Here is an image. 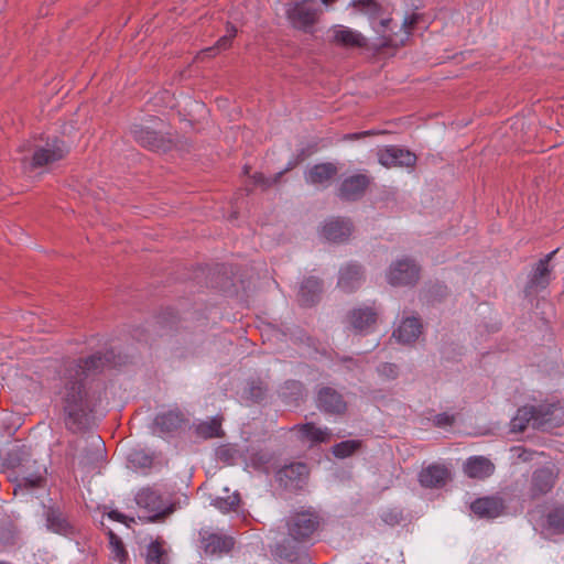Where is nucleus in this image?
<instances>
[{
	"label": "nucleus",
	"instance_id": "f257e3e1",
	"mask_svg": "<svg viewBox=\"0 0 564 564\" xmlns=\"http://www.w3.org/2000/svg\"><path fill=\"white\" fill-rule=\"evenodd\" d=\"M112 364L113 350L97 351L86 358L63 362L57 394L65 415V425L70 432H82L91 426L94 413L101 402L102 388L90 381L89 377Z\"/></svg>",
	"mask_w": 564,
	"mask_h": 564
},
{
	"label": "nucleus",
	"instance_id": "f03ea898",
	"mask_svg": "<svg viewBox=\"0 0 564 564\" xmlns=\"http://www.w3.org/2000/svg\"><path fill=\"white\" fill-rule=\"evenodd\" d=\"M2 466L10 470H19L10 481L14 484V495L44 487L46 482V467L32 458L31 447L22 444L14 445L7 451L2 458Z\"/></svg>",
	"mask_w": 564,
	"mask_h": 564
},
{
	"label": "nucleus",
	"instance_id": "7ed1b4c3",
	"mask_svg": "<svg viewBox=\"0 0 564 564\" xmlns=\"http://www.w3.org/2000/svg\"><path fill=\"white\" fill-rule=\"evenodd\" d=\"M321 7L317 0H296L286 4L285 15L292 28L311 32L317 23Z\"/></svg>",
	"mask_w": 564,
	"mask_h": 564
},
{
	"label": "nucleus",
	"instance_id": "20e7f679",
	"mask_svg": "<svg viewBox=\"0 0 564 564\" xmlns=\"http://www.w3.org/2000/svg\"><path fill=\"white\" fill-rule=\"evenodd\" d=\"M135 503L147 510L149 516H140L142 522H156L174 511L173 506H165L161 495L152 488H142L135 495Z\"/></svg>",
	"mask_w": 564,
	"mask_h": 564
},
{
	"label": "nucleus",
	"instance_id": "39448f33",
	"mask_svg": "<svg viewBox=\"0 0 564 564\" xmlns=\"http://www.w3.org/2000/svg\"><path fill=\"white\" fill-rule=\"evenodd\" d=\"M67 153L68 147L63 140L47 139L44 144L35 145L29 166L31 169L43 167L64 159ZM23 163L26 164L28 161L23 159Z\"/></svg>",
	"mask_w": 564,
	"mask_h": 564
},
{
	"label": "nucleus",
	"instance_id": "423d86ee",
	"mask_svg": "<svg viewBox=\"0 0 564 564\" xmlns=\"http://www.w3.org/2000/svg\"><path fill=\"white\" fill-rule=\"evenodd\" d=\"M319 525V517L313 511L295 512L288 520L289 535L299 542H306Z\"/></svg>",
	"mask_w": 564,
	"mask_h": 564
},
{
	"label": "nucleus",
	"instance_id": "0eeeda50",
	"mask_svg": "<svg viewBox=\"0 0 564 564\" xmlns=\"http://www.w3.org/2000/svg\"><path fill=\"white\" fill-rule=\"evenodd\" d=\"M420 278V267L412 259L404 258L393 262L388 272L387 280L392 286L414 285Z\"/></svg>",
	"mask_w": 564,
	"mask_h": 564
},
{
	"label": "nucleus",
	"instance_id": "6e6552de",
	"mask_svg": "<svg viewBox=\"0 0 564 564\" xmlns=\"http://www.w3.org/2000/svg\"><path fill=\"white\" fill-rule=\"evenodd\" d=\"M310 469L305 463H291L281 467L275 479L280 486L290 491L301 490L307 482Z\"/></svg>",
	"mask_w": 564,
	"mask_h": 564
},
{
	"label": "nucleus",
	"instance_id": "1a4fd4ad",
	"mask_svg": "<svg viewBox=\"0 0 564 564\" xmlns=\"http://www.w3.org/2000/svg\"><path fill=\"white\" fill-rule=\"evenodd\" d=\"M378 162L387 167H413L416 163V155L408 149L399 145H386L378 150Z\"/></svg>",
	"mask_w": 564,
	"mask_h": 564
},
{
	"label": "nucleus",
	"instance_id": "9d476101",
	"mask_svg": "<svg viewBox=\"0 0 564 564\" xmlns=\"http://www.w3.org/2000/svg\"><path fill=\"white\" fill-rule=\"evenodd\" d=\"M371 184V177L367 174H354L343 180L337 196L344 202H356L364 197Z\"/></svg>",
	"mask_w": 564,
	"mask_h": 564
},
{
	"label": "nucleus",
	"instance_id": "9b49d317",
	"mask_svg": "<svg viewBox=\"0 0 564 564\" xmlns=\"http://www.w3.org/2000/svg\"><path fill=\"white\" fill-rule=\"evenodd\" d=\"M557 477L558 473L553 466L536 468L531 476L530 498L536 499L550 492L555 486Z\"/></svg>",
	"mask_w": 564,
	"mask_h": 564
},
{
	"label": "nucleus",
	"instance_id": "f8f14e48",
	"mask_svg": "<svg viewBox=\"0 0 564 564\" xmlns=\"http://www.w3.org/2000/svg\"><path fill=\"white\" fill-rule=\"evenodd\" d=\"M316 406L325 413L341 415L347 410L344 397L332 387H322L317 391Z\"/></svg>",
	"mask_w": 564,
	"mask_h": 564
},
{
	"label": "nucleus",
	"instance_id": "ddd939ff",
	"mask_svg": "<svg viewBox=\"0 0 564 564\" xmlns=\"http://www.w3.org/2000/svg\"><path fill=\"white\" fill-rule=\"evenodd\" d=\"M338 173V167L332 162L317 163L304 172V180L308 185L317 188H327Z\"/></svg>",
	"mask_w": 564,
	"mask_h": 564
},
{
	"label": "nucleus",
	"instance_id": "4468645a",
	"mask_svg": "<svg viewBox=\"0 0 564 564\" xmlns=\"http://www.w3.org/2000/svg\"><path fill=\"white\" fill-rule=\"evenodd\" d=\"M131 134L135 142L151 151H167L171 148L170 140L149 128L133 126Z\"/></svg>",
	"mask_w": 564,
	"mask_h": 564
},
{
	"label": "nucleus",
	"instance_id": "2eb2a0df",
	"mask_svg": "<svg viewBox=\"0 0 564 564\" xmlns=\"http://www.w3.org/2000/svg\"><path fill=\"white\" fill-rule=\"evenodd\" d=\"M556 252L557 249L553 250L552 252L544 256V258L539 260L530 273L529 281L527 283L528 290H544L547 288L551 281L550 261Z\"/></svg>",
	"mask_w": 564,
	"mask_h": 564
},
{
	"label": "nucleus",
	"instance_id": "dca6fc26",
	"mask_svg": "<svg viewBox=\"0 0 564 564\" xmlns=\"http://www.w3.org/2000/svg\"><path fill=\"white\" fill-rule=\"evenodd\" d=\"M47 529L65 538H72L76 533L75 527L58 507H48L45 511Z\"/></svg>",
	"mask_w": 564,
	"mask_h": 564
},
{
	"label": "nucleus",
	"instance_id": "f3484780",
	"mask_svg": "<svg viewBox=\"0 0 564 564\" xmlns=\"http://www.w3.org/2000/svg\"><path fill=\"white\" fill-rule=\"evenodd\" d=\"M471 511L482 519H495L505 510V501L497 496L477 498L470 505Z\"/></svg>",
	"mask_w": 564,
	"mask_h": 564
},
{
	"label": "nucleus",
	"instance_id": "a211bd4d",
	"mask_svg": "<svg viewBox=\"0 0 564 564\" xmlns=\"http://www.w3.org/2000/svg\"><path fill=\"white\" fill-rule=\"evenodd\" d=\"M451 477L449 470L440 464H431L419 474V481L424 488L444 487Z\"/></svg>",
	"mask_w": 564,
	"mask_h": 564
},
{
	"label": "nucleus",
	"instance_id": "6ab92c4d",
	"mask_svg": "<svg viewBox=\"0 0 564 564\" xmlns=\"http://www.w3.org/2000/svg\"><path fill=\"white\" fill-rule=\"evenodd\" d=\"M348 322L359 334H367L377 322V312L372 307H357L349 312Z\"/></svg>",
	"mask_w": 564,
	"mask_h": 564
},
{
	"label": "nucleus",
	"instance_id": "aec40b11",
	"mask_svg": "<svg viewBox=\"0 0 564 564\" xmlns=\"http://www.w3.org/2000/svg\"><path fill=\"white\" fill-rule=\"evenodd\" d=\"M364 282V270L358 263H348L339 270L338 286L345 292H354Z\"/></svg>",
	"mask_w": 564,
	"mask_h": 564
},
{
	"label": "nucleus",
	"instance_id": "412c9836",
	"mask_svg": "<svg viewBox=\"0 0 564 564\" xmlns=\"http://www.w3.org/2000/svg\"><path fill=\"white\" fill-rule=\"evenodd\" d=\"M202 543L205 553L209 555H221L229 553L235 545L234 538L219 533H205L202 535Z\"/></svg>",
	"mask_w": 564,
	"mask_h": 564
},
{
	"label": "nucleus",
	"instance_id": "4be33fe9",
	"mask_svg": "<svg viewBox=\"0 0 564 564\" xmlns=\"http://www.w3.org/2000/svg\"><path fill=\"white\" fill-rule=\"evenodd\" d=\"M184 421V414L175 409L156 414L153 425L161 434H171L176 432Z\"/></svg>",
	"mask_w": 564,
	"mask_h": 564
},
{
	"label": "nucleus",
	"instance_id": "5701e85b",
	"mask_svg": "<svg viewBox=\"0 0 564 564\" xmlns=\"http://www.w3.org/2000/svg\"><path fill=\"white\" fill-rule=\"evenodd\" d=\"M422 333V324L417 317H405L392 336L402 344L414 343Z\"/></svg>",
	"mask_w": 564,
	"mask_h": 564
},
{
	"label": "nucleus",
	"instance_id": "b1692460",
	"mask_svg": "<svg viewBox=\"0 0 564 564\" xmlns=\"http://www.w3.org/2000/svg\"><path fill=\"white\" fill-rule=\"evenodd\" d=\"M494 471L495 465L484 456L469 457L464 464V473L469 478L485 479L490 477Z\"/></svg>",
	"mask_w": 564,
	"mask_h": 564
},
{
	"label": "nucleus",
	"instance_id": "393cba45",
	"mask_svg": "<svg viewBox=\"0 0 564 564\" xmlns=\"http://www.w3.org/2000/svg\"><path fill=\"white\" fill-rule=\"evenodd\" d=\"M529 424H532L533 427L540 426L539 410L533 405H525L518 409L510 422L512 432H523Z\"/></svg>",
	"mask_w": 564,
	"mask_h": 564
},
{
	"label": "nucleus",
	"instance_id": "a878e982",
	"mask_svg": "<svg viewBox=\"0 0 564 564\" xmlns=\"http://www.w3.org/2000/svg\"><path fill=\"white\" fill-rule=\"evenodd\" d=\"M352 225L348 219L336 218L328 220L323 227V236L334 242L346 240L351 234Z\"/></svg>",
	"mask_w": 564,
	"mask_h": 564
},
{
	"label": "nucleus",
	"instance_id": "bb28decb",
	"mask_svg": "<svg viewBox=\"0 0 564 564\" xmlns=\"http://www.w3.org/2000/svg\"><path fill=\"white\" fill-rule=\"evenodd\" d=\"M322 293V281L317 278H306L300 288L299 301L303 306H312L318 302Z\"/></svg>",
	"mask_w": 564,
	"mask_h": 564
},
{
	"label": "nucleus",
	"instance_id": "cd10ccee",
	"mask_svg": "<svg viewBox=\"0 0 564 564\" xmlns=\"http://www.w3.org/2000/svg\"><path fill=\"white\" fill-rule=\"evenodd\" d=\"M292 431L297 432L301 441H311L312 443H325L330 438V431L325 427H317L314 423L299 424L292 427Z\"/></svg>",
	"mask_w": 564,
	"mask_h": 564
},
{
	"label": "nucleus",
	"instance_id": "c85d7f7f",
	"mask_svg": "<svg viewBox=\"0 0 564 564\" xmlns=\"http://www.w3.org/2000/svg\"><path fill=\"white\" fill-rule=\"evenodd\" d=\"M334 39L347 47H365L367 45V40L360 32L345 26L335 31Z\"/></svg>",
	"mask_w": 564,
	"mask_h": 564
},
{
	"label": "nucleus",
	"instance_id": "c756f323",
	"mask_svg": "<svg viewBox=\"0 0 564 564\" xmlns=\"http://www.w3.org/2000/svg\"><path fill=\"white\" fill-rule=\"evenodd\" d=\"M195 433L204 440L223 437L221 419L214 416L208 421L198 423L195 427Z\"/></svg>",
	"mask_w": 564,
	"mask_h": 564
},
{
	"label": "nucleus",
	"instance_id": "7c9ffc66",
	"mask_svg": "<svg viewBox=\"0 0 564 564\" xmlns=\"http://www.w3.org/2000/svg\"><path fill=\"white\" fill-rule=\"evenodd\" d=\"M304 386L299 380H286L280 388V397L286 403H296L303 398Z\"/></svg>",
	"mask_w": 564,
	"mask_h": 564
},
{
	"label": "nucleus",
	"instance_id": "2f4dec72",
	"mask_svg": "<svg viewBox=\"0 0 564 564\" xmlns=\"http://www.w3.org/2000/svg\"><path fill=\"white\" fill-rule=\"evenodd\" d=\"M351 6L370 21H376L383 14V7L377 0H352Z\"/></svg>",
	"mask_w": 564,
	"mask_h": 564
},
{
	"label": "nucleus",
	"instance_id": "473e14b6",
	"mask_svg": "<svg viewBox=\"0 0 564 564\" xmlns=\"http://www.w3.org/2000/svg\"><path fill=\"white\" fill-rule=\"evenodd\" d=\"M360 447L361 441L348 440L335 444L332 448V453L337 458H346L356 453Z\"/></svg>",
	"mask_w": 564,
	"mask_h": 564
},
{
	"label": "nucleus",
	"instance_id": "72a5a7b5",
	"mask_svg": "<svg viewBox=\"0 0 564 564\" xmlns=\"http://www.w3.org/2000/svg\"><path fill=\"white\" fill-rule=\"evenodd\" d=\"M240 503V495L238 492H234L226 497H216L213 499L212 505L217 508L223 513H227L230 511L237 510Z\"/></svg>",
	"mask_w": 564,
	"mask_h": 564
},
{
	"label": "nucleus",
	"instance_id": "f704fd0d",
	"mask_svg": "<svg viewBox=\"0 0 564 564\" xmlns=\"http://www.w3.org/2000/svg\"><path fill=\"white\" fill-rule=\"evenodd\" d=\"M546 523L555 533L564 532V506L552 509L546 516Z\"/></svg>",
	"mask_w": 564,
	"mask_h": 564
},
{
	"label": "nucleus",
	"instance_id": "c9c22d12",
	"mask_svg": "<svg viewBox=\"0 0 564 564\" xmlns=\"http://www.w3.org/2000/svg\"><path fill=\"white\" fill-rule=\"evenodd\" d=\"M19 542V532L13 527L0 528V551L13 547Z\"/></svg>",
	"mask_w": 564,
	"mask_h": 564
},
{
	"label": "nucleus",
	"instance_id": "e433bc0d",
	"mask_svg": "<svg viewBox=\"0 0 564 564\" xmlns=\"http://www.w3.org/2000/svg\"><path fill=\"white\" fill-rule=\"evenodd\" d=\"M129 463L135 468H150L153 464V457L143 449L132 451L128 456Z\"/></svg>",
	"mask_w": 564,
	"mask_h": 564
},
{
	"label": "nucleus",
	"instance_id": "4c0bfd02",
	"mask_svg": "<svg viewBox=\"0 0 564 564\" xmlns=\"http://www.w3.org/2000/svg\"><path fill=\"white\" fill-rule=\"evenodd\" d=\"M165 552L159 542H152L147 547V564H164Z\"/></svg>",
	"mask_w": 564,
	"mask_h": 564
},
{
	"label": "nucleus",
	"instance_id": "58836bf2",
	"mask_svg": "<svg viewBox=\"0 0 564 564\" xmlns=\"http://www.w3.org/2000/svg\"><path fill=\"white\" fill-rule=\"evenodd\" d=\"M246 397L253 402H260L264 399L267 393V388L261 381L252 380L248 382V388L246 390Z\"/></svg>",
	"mask_w": 564,
	"mask_h": 564
},
{
	"label": "nucleus",
	"instance_id": "ea45409f",
	"mask_svg": "<svg viewBox=\"0 0 564 564\" xmlns=\"http://www.w3.org/2000/svg\"><path fill=\"white\" fill-rule=\"evenodd\" d=\"M110 547L113 554V558L119 561L120 563H126L128 560V552L122 543V541L113 533L110 532Z\"/></svg>",
	"mask_w": 564,
	"mask_h": 564
},
{
	"label": "nucleus",
	"instance_id": "a19ab883",
	"mask_svg": "<svg viewBox=\"0 0 564 564\" xmlns=\"http://www.w3.org/2000/svg\"><path fill=\"white\" fill-rule=\"evenodd\" d=\"M216 455L218 460L228 465H234L238 455V451L231 445H223L218 447Z\"/></svg>",
	"mask_w": 564,
	"mask_h": 564
},
{
	"label": "nucleus",
	"instance_id": "79ce46f5",
	"mask_svg": "<svg viewBox=\"0 0 564 564\" xmlns=\"http://www.w3.org/2000/svg\"><path fill=\"white\" fill-rule=\"evenodd\" d=\"M378 375L386 380H395L399 377V367L392 362H382L377 366Z\"/></svg>",
	"mask_w": 564,
	"mask_h": 564
},
{
	"label": "nucleus",
	"instance_id": "37998d69",
	"mask_svg": "<svg viewBox=\"0 0 564 564\" xmlns=\"http://www.w3.org/2000/svg\"><path fill=\"white\" fill-rule=\"evenodd\" d=\"M380 518L386 524H388L390 527H394V525H398L403 520V512H402V510H400L398 508H391V509L384 510L380 514Z\"/></svg>",
	"mask_w": 564,
	"mask_h": 564
},
{
	"label": "nucleus",
	"instance_id": "c03bdc74",
	"mask_svg": "<svg viewBox=\"0 0 564 564\" xmlns=\"http://www.w3.org/2000/svg\"><path fill=\"white\" fill-rule=\"evenodd\" d=\"M89 445L94 449V453H93L94 457L88 458L87 463H90L93 460H97L98 458H101L102 457V448H104L105 444H104L102 440L100 438V436L91 435Z\"/></svg>",
	"mask_w": 564,
	"mask_h": 564
},
{
	"label": "nucleus",
	"instance_id": "a18cd8bd",
	"mask_svg": "<svg viewBox=\"0 0 564 564\" xmlns=\"http://www.w3.org/2000/svg\"><path fill=\"white\" fill-rule=\"evenodd\" d=\"M282 173L283 172L276 173L273 180L267 178L262 173H256L252 176L253 184L262 186L264 188L270 187L272 184L276 183L280 180Z\"/></svg>",
	"mask_w": 564,
	"mask_h": 564
},
{
	"label": "nucleus",
	"instance_id": "49530a36",
	"mask_svg": "<svg viewBox=\"0 0 564 564\" xmlns=\"http://www.w3.org/2000/svg\"><path fill=\"white\" fill-rule=\"evenodd\" d=\"M454 415H449L447 413H438L434 417V424L438 427L449 426L454 423Z\"/></svg>",
	"mask_w": 564,
	"mask_h": 564
},
{
	"label": "nucleus",
	"instance_id": "de8ad7c7",
	"mask_svg": "<svg viewBox=\"0 0 564 564\" xmlns=\"http://www.w3.org/2000/svg\"><path fill=\"white\" fill-rule=\"evenodd\" d=\"M231 41H232V40H230V39H229V36L224 35V36H221V37L216 42V45H215V46L209 47V48H207L206 51H207L208 53H210V54H214V53L219 52V51H221V50H227L228 47H230V45H231Z\"/></svg>",
	"mask_w": 564,
	"mask_h": 564
},
{
	"label": "nucleus",
	"instance_id": "09e8293b",
	"mask_svg": "<svg viewBox=\"0 0 564 564\" xmlns=\"http://www.w3.org/2000/svg\"><path fill=\"white\" fill-rule=\"evenodd\" d=\"M419 14H412L404 18L402 28L405 30V39L411 34V29L417 23Z\"/></svg>",
	"mask_w": 564,
	"mask_h": 564
},
{
	"label": "nucleus",
	"instance_id": "8fccbe9b",
	"mask_svg": "<svg viewBox=\"0 0 564 564\" xmlns=\"http://www.w3.org/2000/svg\"><path fill=\"white\" fill-rule=\"evenodd\" d=\"M108 518L121 523H124L127 519V517L123 513L119 512L118 510H111L110 512H108Z\"/></svg>",
	"mask_w": 564,
	"mask_h": 564
},
{
	"label": "nucleus",
	"instance_id": "3c124183",
	"mask_svg": "<svg viewBox=\"0 0 564 564\" xmlns=\"http://www.w3.org/2000/svg\"><path fill=\"white\" fill-rule=\"evenodd\" d=\"M392 19L391 18H382L380 20V30H377L378 33H384L388 28H389V24L391 23Z\"/></svg>",
	"mask_w": 564,
	"mask_h": 564
},
{
	"label": "nucleus",
	"instance_id": "603ef678",
	"mask_svg": "<svg viewBox=\"0 0 564 564\" xmlns=\"http://www.w3.org/2000/svg\"><path fill=\"white\" fill-rule=\"evenodd\" d=\"M372 134H375V132L369 130V131H362V132H356V133L348 134L347 138L350 140H357L359 138H362L366 135H372Z\"/></svg>",
	"mask_w": 564,
	"mask_h": 564
},
{
	"label": "nucleus",
	"instance_id": "864d4df0",
	"mask_svg": "<svg viewBox=\"0 0 564 564\" xmlns=\"http://www.w3.org/2000/svg\"><path fill=\"white\" fill-rule=\"evenodd\" d=\"M237 34V29L234 24L231 23H227V26H226V36H229L230 40H232Z\"/></svg>",
	"mask_w": 564,
	"mask_h": 564
},
{
	"label": "nucleus",
	"instance_id": "5fc2aeb1",
	"mask_svg": "<svg viewBox=\"0 0 564 564\" xmlns=\"http://www.w3.org/2000/svg\"><path fill=\"white\" fill-rule=\"evenodd\" d=\"M339 361L341 362H349L354 366H357V361L352 358V357H349V356H341L339 357Z\"/></svg>",
	"mask_w": 564,
	"mask_h": 564
},
{
	"label": "nucleus",
	"instance_id": "6e6d98bb",
	"mask_svg": "<svg viewBox=\"0 0 564 564\" xmlns=\"http://www.w3.org/2000/svg\"><path fill=\"white\" fill-rule=\"evenodd\" d=\"M335 1H336V0H322V2H323L324 4H330V3L335 2Z\"/></svg>",
	"mask_w": 564,
	"mask_h": 564
},
{
	"label": "nucleus",
	"instance_id": "4d7b16f0",
	"mask_svg": "<svg viewBox=\"0 0 564 564\" xmlns=\"http://www.w3.org/2000/svg\"><path fill=\"white\" fill-rule=\"evenodd\" d=\"M0 564H10L9 562L0 561Z\"/></svg>",
	"mask_w": 564,
	"mask_h": 564
}]
</instances>
